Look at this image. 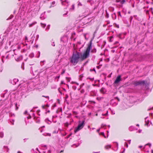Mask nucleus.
<instances>
[{
    "instance_id": "obj_30",
    "label": "nucleus",
    "mask_w": 153,
    "mask_h": 153,
    "mask_svg": "<svg viewBox=\"0 0 153 153\" xmlns=\"http://www.w3.org/2000/svg\"><path fill=\"white\" fill-rule=\"evenodd\" d=\"M42 97H45L46 98H48L49 97L48 96H42Z\"/></svg>"
},
{
    "instance_id": "obj_23",
    "label": "nucleus",
    "mask_w": 153,
    "mask_h": 153,
    "mask_svg": "<svg viewBox=\"0 0 153 153\" xmlns=\"http://www.w3.org/2000/svg\"><path fill=\"white\" fill-rule=\"evenodd\" d=\"M78 5L79 6H82V4H81V3L80 2H79L78 3Z\"/></svg>"
},
{
    "instance_id": "obj_9",
    "label": "nucleus",
    "mask_w": 153,
    "mask_h": 153,
    "mask_svg": "<svg viewBox=\"0 0 153 153\" xmlns=\"http://www.w3.org/2000/svg\"><path fill=\"white\" fill-rule=\"evenodd\" d=\"M147 146H149V147L150 148V147L151 146V144H150V143H148L146 144V145H145V146L143 148V149H145Z\"/></svg>"
},
{
    "instance_id": "obj_26",
    "label": "nucleus",
    "mask_w": 153,
    "mask_h": 153,
    "mask_svg": "<svg viewBox=\"0 0 153 153\" xmlns=\"http://www.w3.org/2000/svg\"><path fill=\"white\" fill-rule=\"evenodd\" d=\"M65 84V83L63 81H62L61 82V83H60V84L61 85V84Z\"/></svg>"
},
{
    "instance_id": "obj_19",
    "label": "nucleus",
    "mask_w": 153,
    "mask_h": 153,
    "mask_svg": "<svg viewBox=\"0 0 153 153\" xmlns=\"http://www.w3.org/2000/svg\"><path fill=\"white\" fill-rule=\"evenodd\" d=\"M73 113L74 115H76L77 114V112L76 111H74Z\"/></svg>"
},
{
    "instance_id": "obj_44",
    "label": "nucleus",
    "mask_w": 153,
    "mask_h": 153,
    "mask_svg": "<svg viewBox=\"0 0 153 153\" xmlns=\"http://www.w3.org/2000/svg\"><path fill=\"white\" fill-rule=\"evenodd\" d=\"M96 116H97V114H96Z\"/></svg>"
},
{
    "instance_id": "obj_42",
    "label": "nucleus",
    "mask_w": 153,
    "mask_h": 153,
    "mask_svg": "<svg viewBox=\"0 0 153 153\" xmlns=\"http://www.w3.org/2000/svg\"><path fill=\"white\" fill-rule=\"evenodd\" d=\"M18 153H20V152H18Z\"/></svg>"
},
{
    "instance_id": "obj_32",
    "label": "nucleus",
    "mask_w": 153,
    "mask_h": 153,
    "mask_svg": "<svg viewBox=\"0 0 153 153\" xmlns=\"http://www.w3.org/2000/svg\"><path fill=\"white\" fill-rule=\"evenodd\" d=\"M27 40V37L26 36V37H25V40Z\"/></svg>"
},
{
    "instance_id": "obj_35",
    "label": "nucleus",
    "mask_w": 153,
    "mask_h": 153,
    "mask_svg": "<svg viewBox=\"0 0 153 153\" xmlns=\"http://www.w3.org/2000/svg\"><path fill=\"white\" fill-rule=\"evenodd\" d=\"M63 152V150H62L60 152L61 153V152Z\"/></svg>"
},
{
    "instance_id": "obj_22",
    "label": "nucleus",
    "mask_w": 153,
    "mask_h": 153,
    "mask_svg": "<svg viewBox=\"0 0 153 153\" xmlns=\"http://www.w3.org/2000/svg\"><path fill=\"white\" fill-rule=\"evenodd\" d=\"M101 135H103L105 137H105V136H104V132H101Z\"/></svg>"
},
{
    "instance_id": "obj_40",
    "label": "nucleus",
    "mask_w": 153,
    "mask_h": 153,
    "mask_svg": "<svg viewBox=\"0 0 153 153\" xmlns=\"http://www.w3.org/2000/svg\"><path fill=\"white\" fill-rule=\"evenodd\" d=\"M18 48H19V49L20 48V46H19V47H18Z\"/></svg>"
},
{
    "instance_id": "obj_33",
    "label": "nucleus",
    "mask_w": 153,
    "mask_h": 153,
    "mask_svg": "<svg viewBox=\"0 0 153 153\" xmlns=\"http://www.w3.org/2000/svg\"><path fill=\"white\" fill-rule=\"evenodd\" d=\"M26 113H27V111H25L24 112V114H26Z\"/></svg>"
},
{
    "instance_id": "obj_14",
    "label": "nucleus",
    "mask_w": 153,
    "mask_h": 153,
    "mask_svg": "<svg viewBox=\"0 0 153 153\" xmlns=\"http://www.w3.org/2000/svg\"><path fill=\"white\" fill-rule=\"evenodd\" d=\"M113 38V37L112 36H111L109 37V41L110 42H112V39Z\"/></svg>"
},
{
    "instance_id": "obj_34",
    "label": "nucleus",
    "mask_w": 153,
    "mask_h": 153,
    "mask_svg": "<svg viewBox=\"0 0 153 153\" xmlns=\"http://www.w3.org/2000/svg\"><path fill=\"white\" fill-rule=\"evenodd\" d=\"M139 147L140 148H142V146H139Z\"/></svg>"
},
{
    "instance_id": "obj_11",
    "label": "nucleus",
    "mask_w": 153,
    "mask_h": 153,
    "mask_svg": "<svg viewBox=\"0 0 153 153\" xmlns=\"http://www.w3.org/2000/svg\"><path fill=\"white\" fill-rule=\"evenodd\" d=\"M4 136V133L3 132H1L0 133V137H2Z\"/></svg>"
},
{
    "instance_id": "obj_8",
    "label": "nucleus",
    "mask_w": 153,
    "mask_h": 153,
    "mask_svg": "<svg viewBox=\"0 0 153 153\" xmlns=\"http://www.w3.org/2000/svg\"><path fill=\"white\" fill-rule=\"evenodd\" d=\"M105 88H102L100 89V91L102 94L105 93Z\"/></svg>"
},
{
    "instance_id": "obj_13",
    "label": "nucleus",
    "mask_w": 153,
    "mask_h": 153,
    "mask_svg": "<svg viewBox=\"0 0 153 153\" xmlns=\"http://www.w3.org/2000/svg\"><path fill=\"white\" fill-rule=\"evenodd\" d=\"M55 3V1H53V2H52V3H51V5L50 7H53L54 6H53V5H54Z\"/></svg>"
},
{
    "instance_id": "obj_36",
    "label": "nucleus",
    "mask_w": 153,
    "mask_h": 153,
    "mask_svg": "<svg viewBox=\"0 0 153 153\" xmlns=\"http://www.w3.org/2000/svg\"><path fill=\"white\" fill-rule=\"evenodd\" d=\"M75 83H76V84H77L78 85H79V84L78 83H77L75 82Z\"/></svg>"
},
{
    "instance_id": "obj_10",
    "label": "nucleus",
    "mask_w": 153,
    "mask_h": 153,
    "mask_svg": "<svg viewBox=\"0 0 153 153\" xmlns=\"http://www.w3.org/2000/svg\"><path fill=\"white\" fill-rule=\"evenodd\" d=\"M111 148V145H108L105 146V148L106 149H108Z\"/></svg>"
},
{
    "instance_id": "obj_1",
    "label": "nucleus",
    "mask_w": 153,
    "mask_h": 153,
    "mask_svg": "<svg viewBox=\"0 0 153 153\" xmlns=\"http://www.w3.org/2000/svg\"><path fill=\"white\" fill-rule=\"evenodd\" d=\"M80 59L79 53L76 52L74 53L70 58V62L74 65H76Z\"/></svg>"
},
{
    "instance_id": "obj_43",
    "label": "nucleus",
    "mask_w": 153,
    "mask_h": 153,
    "mask_svg": "<svg viewBox=\"0 0 153 153\" xmlns=\"http://www.w3.org/2000/svg\"><path fill=\"white\" fill-rule=\"evenodd\" d=\"M137 126H139V125L138 124H137Z\"/></svg>"
},
{
    "instance_id": "obj_45",
    "label": "nucleus",
    "mask_w": 153,
    "mask_h": 153,
    "mask_svg": "<svg viewBox=\"0 0 153 153\" xmlns=\"http://www.w3.org/2000/svg\"><path fill=\"white\" fill-rule=\"evenodd\" d=\"M75 117H78L77 116H76Z\"/></svg>"
},
{
    "instance_id": "obj_50",
    "label": "nucleus",
    "mask_w": 153,
    "mask_h": 153,
    "mask_svg": "<svg viewBox=\"0 0 153 153\" xmlns=\"http://www.w3.org/2000/svg\"><path fill=\"white\" fill-rule=\"evenodd\" d=\"M130 143V140H129V143Z\"/></svg>"
},
{
    "instance_id": "obj_46",
    "label": "nucleus",
    "mask_w": 153,
    "mask_h": 153,
    "mask_svg": "<svg viewBox=\"0 0 153 153\" xmlns=\"http://www.w3.org/2000/svg\"><path fill=\"white\" fill-rule=\"evenodd\" d=\"M101 126H102V127H103V125H101Z\"/></svg>"
},
{
    "instance_id": "obj_29",
    "label": "nucleus",
    "mask_w": 153,
    "mask_h": 153,
    "mask_svg": "<svg viewBox=\"0 0 153 153\" xmlns=\"http://www.w3.org/2000/svg\"><path fill=\"white\" fill-rule=\"evenodd\" d=\"M65 72V71H62V73H61V74H63Z\"/></svg>"
},
{
    "instance_id": "obj_20",
    "label": "nucleus",
    "mask_w": 153,
    "mask_h": 153,
    "mask_svg": "<svg viewBox=\"0 0 153 153\" xmlns=\"http://www.w3.org/2000/svg\"><path fill=\"white\" fill-rule=\"evenodd\" d=\"M4 149H7V152H8V149L7 148V147L6 146H4Z\"/></svg>"
},
{
    "instance_id": "obj_2",
    "label": "nucleus",
    "mask_w": 153,
    "mask_h": 153,
    "mask_svg": "<svg viewBox=\"0 0 153 153\" xmlns=\"http://www.w3.org/2000/svg\"><path fill=\"white\" fill-rule=\"evenodd\" d=\"M91 48V44L88 46L86 51L83 53L82 55L80 56V59L81 61L89 57Z\"/></svg>"
},
{
    "instance_id": "obj_18",
    "label": "nucleus",
    "mask_w": 153,
    "mask_h": 153,
    "mask_svg": "<svg viewBox=\"0 0 153 153\" xmlns=\"http://www.w3.org/2000/svg\"><path fill=\"white\" fill-rule=\"evenodd\" d=\"M117 13L119 16H120L121 17H122L121 15L120 12V11H118L117 12Z\"/></svg>"
},
{
    "instance_id": "obj_39",
    "label": "nucleus",
    "mask_w": 153,
    "mask_h": 153,
    "mask_svg": "<svg viewBox=\"0 0 153 153\" xmlns=\"http://www.w3.org/2000/svg\"><path fill=\"white\" fill-rule=\"evenodd\" d=\"M112 9V10H114V8L112 7V8H111Z\"/></svg>"
},
{
    "instance_id": "obj_47",
    "label": "nucleus",
    "mask_w": 153,
    "mask_h": 153,
    "mask_svg": "<svg viewBox=\"0 0 153 153\" xmlns=\"http://www.w3.org/2000/svg\"><path fill=\"white\" fill-rule=\"evenodd\" d=\"M113 114H115V113H113Z\"/></svg>"
},
{
    "instance_id": "obj_21",
    "label": "nucleus",
    "mask_w": 153,
    "mask_h": 153,
    "mask_svg": "<svg viewBox=\"0 0 153 153\" xmlns=\"http://www.w3.org/2000/svg\"><path fill=\"white\" fill-rule=\"evenodd\" d=\"M14 120H12V121H10V122L11 123L12 125L14 124Z\"/></svg>"
},
{
    "instance_id": "obj_37",
    "label": "nucleus",
    "mask_w": 153,
    "mask_h": 153,
    "mask_svg": "<svg viewBox=\"0 0 153 153\" xmlns=\"http://www.w3.org/2000/svg\"><path fill=\"white\" fill-rule=\"evenodd\" d=\"M86 34H85L84 35V36H85V38H86Z\"/></svg>"
},
{
    "instance_id": "obj_25",
    "label": "nucleus",
    "mask_w": 153,
    "mask_h": 153,
    "mask_svg": "<svg viewBox=\"0 0 153 153\" xmlns=\"http://www.w3.org/2000/svg\"><path fill=\"white\" fill-rule=\"evenodd\" d=\"M121 0H116V2H120V1Z\"/></svg>"
},
{
    "instance_id": "obj_12",
    "label": "nucleus",
    "mask_w": 153,
    "mask_h": 153,
    "mask_svg": "<svg viewBox=\"0 0 153 153\" xmlns=\"http://www.w3.org/2000/svg\"><path fill=\"white\" fill-rule=\"evenodd\" d=\"M125 1H126L125 0H122L121 1L120 3L121 4H123L125 3Z\"/></svg>"
},
{
    "instance_id": "obj_49",
    "label": "nucleus",
    "mask_w": 153,
    "mask_h": 153,
    "mask_svg": "<svg viewBox=\"0 0 153 153\" xmlns=\"http://www.w3.org/2000/svg\"><path fill=\"white\" fill-rule=\"evenodd\" d=\"M140 131H139V132L140 133Z\"/></svg>"
},
{
    "instance_id": "obj_7",
    "label": "nucleus",
    "mask_w": 153,
    "mask_h": 153,
    "mask_svg": "<svg viewBox=\"0 0 153 153\" xmlns=\"http://www.w3.org/2000/svg\"><path fill=\"white\" fill-rule=\"evenodd\" d=\"M36 23V22H33L31 24H29V27H31L33 25H35Z\"/></svg>"
},
{
    "instance_id": "obj_27",
    "label": "nucleus",
    "mask_w": 153,
    "mask_h": 153,
    "mask_svg": "<svg viewBox=\"0 0 153 153\" xmlns=\"http://www.w3.org/2000/svg\"><path fill=\"white\" fill-rule=\"evenodd\" d=\"M125 145H126V147H128V144H127V143H125Z\"/></svg>"
},
{
    "instance_id": "obj_17",
    "label": "nucleus",
    "mask_w": 153,
    "mask_h": 153,
    "mask_svg": "<svg viewBox=\"0 0 153 153\" xmlns=\"http://www.w3.org/2000/svg\"><path fill=\"white\" fill-rule=\"evenodd\" d=\"M74 5H72V8H71L70 9V10H74Z\"/></svg>"
},
{
    "instance_id": "obj_16",
    "label": "nucleus",
    "mask_w": 153,
    "mask_h": 153,
    "mask_svg": "<svg viewBox=\"0 0 153 153\" xmlns=\"http://www.w3.org/2000/svg\"><path fill=\"white\" fill-rule=\"evenodd\" d=\"M66 79H67V80L68 82H70V78H69V77H66Z\"/></svg>"
},
{
    "instance_id": "obj_4",
    "label": "nucleus",
    "mask_w": 153,
    "mask_h": 153,
    "mask_svg": "<svg viewBox=\"0 0 153 153\" xmlns=\"http://www.w3.org/2000/svg\"><path fill=\"white\" fill-rule=\"evenodd\" d=\"M122 79H121V76L120 75H119L117 76L114 82V83L115 84H118L120 81Z\"/></svg>"
},
{
    "instance_id": "obj_41",
    "label": "nucleus",
    "mask_w": 153,
    "mask_h": 153,
    "mask_svg": "<svg viewBox=\"0 0 153 153\" xmlns=\"http://www.w3.org/2000/svg\"><path fill=\"white\" fill-rule=\"evenodd\" d=\"M143 83H145V82L144 81L143 82Z\"/></svg>"
},
{
    "instance_id": "obj_6",
    "label": "nucleus",
    "mask_w": 153,
    "mask_h": 153,
    "mask_svg": "<svg viewBox=\"0 0 153 153\" xmlns=\"http://www.w3.org/2000/svg\"><path fill=\"white\" fill-rule=\"evenodd\" d=\"M147 118H146V120H145V123H146L145 125H147V126H148V124L149 123V121L148 120H147Z\"/></svg>"
},
{
    "instance_id": "obj_48",
    "label": "nucleus",
    "mask_w": 153,
    "mask_h": 153,
    "mask_svg": "<svg viewBox=\"0 0 153 153\" xmlns=\"http://www.w3.org/2000/svg\"><path fill=\"white\" fill-rule=\"evenodd\" d=\"M113 114H115V113H113Z\"/></svg>"
},
{
    "instance_id": "obj_5",
    "label": "nucleus",
    "mask_w": 153,
    "mask_h": 153,
    "mask_svg": "<svg viewBox=\"0 0 153 153\" xmlns=\"http://www.w3.org/2000/svg\"><path fill=\"white\" fill-rule=\"evenodd\" d=\"M61 1V3L62 5H65L66 7H67L68 5V1L67 0H60Z\"/></svg>"
},
{
    "instance_id": "obj_28",
    "label": "nucleus",
    "mask_w": 153,
    "mask_h": 153,
    "mask_svg": "<svg viewBox=\"0 0 153 153\" xmlns=\"http://www.w3.org/2000/svg\"><path fill=\"white\" fill-rule=\"evenodd\" d=\"M59 77H60L59 76H56L55 77V79H56L57 78H58V79H59Z\"/></svg>"
},
{
    "instance_id": "obj_24",
    "label": "nucleus",
    "mask_w": 153,
    "mask_h": 153,
    "mask_svg": "<svg viewBox=\"0 0 153 153\" xmlns=\"http://www.w3.org/2000/svg\"><path fill=\"white\" fill-rule=\"evenodd\" d=\"M108 111H107V112H106V113L105 114H102V115H103V116H106L108 114Z\"/></svg>"
},
{
    "instance_id": "obj_15",
    "label": "nucleus",
    "mask_w": 153,
    "mask_h": 153,
    "mask_svg": "<svg viewBox=\"0 0 153 153\" xmlns=\"http://www.w3.org/2000/svg\"><path fill=\"white\" fill-rule=\"evenodd\" d=\"M41 26L42 27H44L46 26V25L45 24H44L41 23Z\"/></svg>"
},
{
    "instance_id": "obj_3",
    "label": "nucleus",
    "mask_w": 153,
    "mask_h": 153,
    "mask_svg": "<svg viewBox=\"0 0 153 153\" xmlns=\"http://www.w3.org/2000/svg\"><path fill=\"white\" fill-rule=\"evenodd\" d=\"M84 123V121H83L81 123H80V121H79L77 127L74 130L75 133H76L77 131L81 129L83 127Z\"/></svg>"
},
{
    "instance_id": "obj_31",
    "label": "nucleus",
    "mask_w": 153,
    "mask_h": 153,
    "mask_svg": "<svg viewBox=\"0 0 153 153\" xmlns=\"http://www.w3.org/2000/svg\"><path fill=\"white\" fill-rule=\"evenodd\" d=\"M100 129H97V132H99V131H100Z\"/></svg>"
},
{
    "instance_id": "obj_38",
    "label": "nucleus",
    "mask_w": 153,
    "mask_h": 153,
    "mask_svg": "<svg viewBox=\"0 0 153 153\" xmlns=\"http://www.w3.org/2000/svg\"><path fill=\"white\" fill-rule=\"evenodd\" d=\"M52 45L53 46H55V44H52Z\"/></svg>"
}]
</instances>
